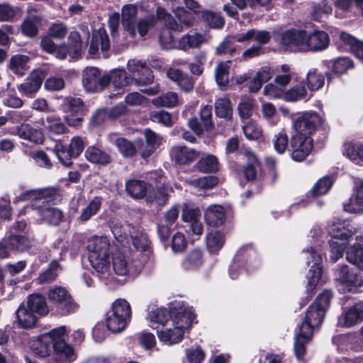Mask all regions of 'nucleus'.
Returning a JSON list of instances; mask_svg holds the SVG:
<instances>
[{
  "label": "nucleus",
  "mask_w": 363,
  "mask_h": 363,
  "mask_svg": "<svg viewBox=\"0 0 363 363\" xmlns=\"http://www.w3.org/2000/svg\"><path fill=\"white\" fill-rule=\"evenodd\" d=\"M57 196V190L50 187L26 191L18 197V200L32 202L30 208L35 212L40 223L57 225L62 221L63 213L50 204Z\"/></svg>",
  "instance_id": "obj_1"
},
{
  "label": "nucleus",
  "mask_w": 363,
  "mask_h": 363,
  "mask_svg": "<svg viewBox=\"0 0 363 363\" xmlns=\"http://www.w3.org/2000/svg\"><path fill=\"white\" fill-rule=\"evenodd\" d=\"M292 133L312 137L315 133L319 135L315 143L323 145L328 140L330 127L324 114L315 111H305L298 113L292 118Z\"/></svg>",
  "instance_id": "obj_2"
},
{
  "label": "nucleus",
  "mask_w": 363,
  "mask_h": 363,
  "mask_svg": "<svg viewBox=\"0 0 363 363\" xmlns=\"http://www.w3.org/2000/svg\"><path fill=\"white\" fill-rule=\"evenodd\" d=\"M110 242L106 236H93L87 242L89 260L99 277L106 281L113 279L110 271Z\"/></svg>",
  "instance_id": "obj_3"
},
{
  "label": "nucleus",
  "mask_w": 363,
  "mask_h": 363,
  "mask_svg": "<svg viewBox=\"0 0 363 363\" xmlns=\"http://www.w3.org/2000/svg\"><path fill=\"white\" fill-rule=\"evenodd\" d=\"M174 14L179 23H177L163 8L157 9V15L158 20L163 21L164 28L161 30L160 35V43L161 46L166 50L172 49L174 47L175 43L172 30L181 32L183 30V26H190L194 22V16L183 8L178 7L174 10Z\"/></svg>",
  "instance_id": "obj_4"
},
{
  "label": "nucleus",
  "mask_w": 363,
  "mask_h": 363,
  "mask_svg": "<svg viewBox=\"0 0 363 363\" xmlns=\"http://www.w3.org/2000/svg\"><path fill=\"white\" fill-rule=\"evenodd\" d=\"M195 315L192 308L185 307L179 308L162 330H157V337L160 342L172 345L181 342L184 337V332L188 330L194 320Z\"/></svg>",
  "instance_id": "obj_5"
},
{
  "label": "nucleus",
  "mask_w": 363,
  "mask_h": 363,
  "mask_svg": "<svg viewBox=\"0 0 363 363\" xmlns=\"http://www.w3.org/2000/svg\"><path fill=\"white\" fill-rule=\"evenodd\" d=\"M333 296L331 290L324 289L308 307L303 319L297 325L314 333L315 330L318 329L323 324Z\"/></svg>",
  "instance_id": "obj_6"
},
{
  "label": "nucleus",
  "mask_w": 363,
  "mask_h": 363,
  "mask_svg": "<svg viewBox=\"0 0 363 363\" xmlns=\"http://www.w3.org/2000/svg\"><path fill=\"white\" fill-rule=\"evenodd\" d=\"M260 266V259L252 243L243 245L236 252L228 269L232 279H236L242 270L250 273Z\"/></svg>",
  "instance_id": "obj_7"
},
{
  "label": "nucleus",
  "mask_w": 363,
  "mask_h": 363,
  "mask_svg": "<svg viewBox=\"0 0 363 363\" xmlns=\"http://www.w3.org/2000/svg\"><path fill=\"white\" fill-rule=\"evenodd\" d=\"M131 307L125 299H117L106 314V327L113 333L123 330L131 318Z\"/></svg>",
  "instance_id": "obj_8"
},
{
  "label": "nucleus",
  "mask_w": 363,
  "mask_h": 363,
  "mask_svg": "<svg viewBox=\"0 0 363 363\" xmlns=\"http://www.w3.org/2000/svg\"><path fill=\"white\" fill-rule=\"evenodd\" d=\"M48 300L55 306L59 313L67 315L76 312L79 305L68 291L62 286H55L48 292Z\"/></svg>",
  "instance_id": "obj_9"
},
{
  "label": "nucleus",
  "mask_w": 363,
  "mask_h": 363,
  "mask_svg": "<svg viewBox=\"0 0 363 363\" xmlns=\"http://www.w3.org/2000/svg\"><path fill=\"white\" fill-rule=\"evenodd\" d=\"M313 147L314 140L312 137L291 134L289 152L294 162H303L311 155Z\"/></svg>",
  "instance_id": "obj_10"
},
{
  "label": "nucleus",
  "mask_w": 363,
  "mask_h": 363,
  "mask_svg": "<svg viewBox=\"0 0 363 363\" xmlns=\"http://www.w3.org/2000/svg\"><path fill=\"white\" fill-rule=\"evenodd\" d=\"M65 334V326H60L45 333L34 340L31 344V350L40 357H46L52 353V346L55 342L57 334Z\"/></svg>",
  "instance_id": "obj_11"
},
{
  "label": "nucleus",
  "mask_w": 363,
  "mask_h": 363,
  "mask_svg": "<svg viewBox=\"0 0 363 363\" xmlns=\"http://www.w3.org/2000/svg\"><path fill=\"white\" fill-rule=\"evenodd\" d=\"M82 84L86 91L96 92L110 84L108 74H103L95 67H87L82 72Z\"/></svg>",
  "instance_id": "obj_12"
},
{
  "label": "nucleus",
  "mask_w": 363,
  "mask_h": 363,
  "mask_svg": "<svg viewBox=\"0 0 363 363\" xmlns=\"http://www.w3.org/2000/svg\"><path fill=\"white\" fill-rule=\"evenodd\" d=\"M311 256L315 260L314 264L311 267L307 274L308 283L306 285L307 297L303 298L300 302V308L306 306L312 298L314 290L321 281L323 269H322V258L320 255L311 250Z\"/></svg>",
  "instance_id": "obj_13"
},
{
  "label": "nucleus",
  "mask_w": 363,
  "mask_h": 363,
  "mask_svg": "<svg viewBox=\"0 0 363 363\" xmlns=\"http://www.w3.org/2000/svg\"><path fill=\"white\" fill-rule=\"evenodd\" d=\"M62 109L66 115L65 119L69 126L80 125L82 118L80 116L84 111V104L82 99L75 96H67L63 99Z\"/></svg>",
  "instance_id": "obj_14"
},
{
  "label": "nucleus",
  "mask_w": 363,
  "mask_h": 363,
  "mask_svg": "<svg viewBox=\"0 0 363 363\" xmlns=\"http://www.w3.org/2000/svg\"><path fill=\"white\" fill-rule=\"evenodd\" d=\"M320 67L325 70L328 84L333 82V76H341L354 67L353 61L347 57H340L333 60H323Z\"/></svg>",
  "instance_id": "obj_15"
},
{
  "label": "nucleus",
  "mask_w": 363,
  "mask_h": 363,
  "mask_svg": "<svg viewBox=\"0 0 363 363\" xmlns=\"http://www.w3.org/2000/svg\"><path fill=\"white\" fill-rule=\"evenodd\" d=\"M65 335L57 334L52 346V361L50 363H71L77 359L74 348L65 342Z\"/></svg>",
  "instance_id": "obj_16"
},
{
  "label": "nucleus",
  "mask_w": 363,
  "mask_h": 363,
  "mask_svg": "<svg viewBox=\"0 0 363 363\" xmlns=\"http://www.w3.org/2000/svg\"><path fill=\"white\" fill-rule=\"evenodd\" d=\"M112 266L114 273L118 276H126L129 274H137L143 267L140 262L132 261L121 252H116L113 255Z\"/></svg>",
  "instance_id": "obj_17"
},
{
  "label": "nucleus",
  "mask_w": 363,
  "mask_h": 363,
  "mask_svg": "<svg viewBox=\"0 0 363 363\" xmlns=\"http://www.w3.org/2000/svg\"><path fill=\"white\" fill-rule=\"evenodd\" d=\"M335 279L347 291H356L362 286V279L357 273L350 270L346 264H338L335 270Z\"/></svg>",
  "instance_id": "obj_18"
},
{
  "label": "nucleus",
  "mask_w": 363,
  "mask_h": 363,
  "mask_svg": "<svg viewBox=\"0 0 363 363\" xmlns=\"http://www.w3.org/2000/svg\"><path fill=\"white\" fill-rule=\"evenodd\" d=\"M154 179L155 182H152L153 185L162 184V186H156V189L150 188L147 194L146 201L150 203H155L158 206H164L169 199V186L164 184L163 177L157 172L151 173L150 179Z\"/></svg>",
  "instance_id": "obj_19"
},
{
  "label": "nucleus",
  "mask_w": 363,
  "mask_h": 363,
  "mask_svg": "<svg viewBox=\"0 0 363 363\" xmlns=\"http://www.w3.org/2000/svg\"><path fill=\"white\" fill-rule=\"evenodd\" d=\"M363 321V301L354 302L343 308L338 323L344 328H351Z\"/></svg>",
  "instance_id": "obj_20"
},
{
  "label": "nucleus",
  "mask_w": 363,
  "mask_h": 363,
  "mask_svg": "<svg viewBox=\"0 0 363 363\" xmlns=\"http://www.w3.org/2000/svg\"><path fill=\"white\" fill-rule=\"evenodd\" d=\"M306 38V30L289 29L282 33L280 43L285 50H301L305 49Z\"/></svg>",
  "instance_id": "obj_21"
},
{
  "label": "nucleus",
  "mask_w": 363,
  "mask_h": 363,
  "mask_svg": "<svg viewBox=\"0 0 363 363\" xmlns=\"http://www.w3.org/2000/svg\"><path fill=\"white\" fill-rule=\"evenodd\" d=\"M108 140L116 145L119 152L124 157H132L137 152L140 154V147H144V143L141 139L132 143L124 138L118 137L116 133L109 134Z\"/></svg>",
  "instance_id": "obj_22"
},
{
  "label": "nucleus",
  "mask_w": 363,
  "mask_h": 363,
  "mask_svg": "<svg viewBox=\"0 0 363 363\" xmlns=\"http://www.w3.org/2000/svg\"><path fill=\"white\" fill-rule=\"evenodd\" d=\"M330 40L325 31L315 29L310 33L306 32L305 49L312 52L323 51L328 48Z\"/></svg>",
  "instance_id": "obj_23"
},
{
  "label": "nucleus",
  "mask_w": 363,
  "mask_h": 363,
  "mask_svg": "<svg viewBox=\"0 0 363 363\" xmlns=\"http://www.w3.org/2000/svg\"><path fill=\"white\" fill-rule=\"evenodd\" d=\"M240 152L247 157V164L243 167L244 177L247 182H252L256 179L257 169L261 166V162L257 155L249 147L242 145Z\"/></svg>",
  "instance_id": "obj_24"
},
{
  "label": "nucleus",
  "mask_w": 363,
  "mask_h": 363,
  "mask_svg": "<svg viewBox=\"0 0 363 363\" xmlns=\"http://www.w3.org/2000/svg\"><path fill=\"white\" fill-rule=\"evenodd\" d=\"M82 52V42L79 33L72 31L68 38V47L62 45L56 52V57L63 60L67 55L72 58L77 57Z\"/></svg>",
  "instance_id": "obj_25"
},
{
  "label": "nucleus",
  "mask_w": 363,
  "mask_h": 363,
  "mask_svg": "<svg viewBox=\"0 0 363 363\" xmlns=\"http://www.w3.org/2000/svg\"><path fill=\"white\" fill-rule=\"evenodd\" d=\"M294 351L298 360L303 359L306 352V345L311 341L313 333L306 330L297 325L294 332Z\"/></svg>",
  "instance_id": "obj_26"
},
{
  "label": "nucleus",
  "mask_w": 363,
  "mask_h": 363,
  "mask_svg": "<svg viewBox=\"0 0 363 363\" xmlns=\"http://www.w3.org/2000/svg\"><path fill=\"white\" fill-rule=\"evenodd\" d=\"M179 311V309L170 313L166 308H152L148 312L146 319L150 327L159 330L160 326L164 327L168 324L171 318Z\"/></svg>",
  "instance_id": "obj_27"
},
{
  "label": "nucleus",
  "mask_w": 363,
  "mask_h": 363,
  "mask_svg": "<svg viewBox=\"0 0 363 363\" xmlns=\"http://www.w3.org/2000/svg\"><path fill=\"white\" fill-rule=\"evenodd\" d=\"M43 79V73L40 71L32 72L18 86L20 93L31 97L40 88Z\"/></svg>",
  "instance_id": "obj_28"
},
{
  "label": "nucleus",
  "mask_w": 363,
  "mask_h": 363,
  "mask_svg": "<svg viewBox=\"0 0 363 363\" xmlns=\"http://www.w3.org/2000/svg\"><path fill=\"white\" fill-rule=\"evenodd\" d=\"M144 136L146 144L144 143V147H140V155L143 158H146L163 143L164 138L150 128L144 130Z\"/></svg>",
  "instance_id": "obj_29"
},
{
  "label": "nucleus",
  "mask_w": 363,
  "mask_h": 363,
  "mask_svg": "<svg viewBox=\"0 0 363 363\" xmlns=\"http://www.w3.org/2000/svg\"><path fill=\"white\" fill-rule=\"evenodd\" d=\"M204 219L208 225L218 227L223 225L226 219L224 207L218 204L208 206L204 211Z\"/></svg>",
  "instance_id": "obj_30"
},
{
  "label": "nucleus",
  "mask_w": 363,
  "mask_h": 363,
  "mask_svg": "<svg viewBox=\"0 0 363 363\" xmlns=\"http://www.w3.org/2000/svg\"><path fill=\"white\" fill-rule=\"evenodd\" d=\"M170 156L175 162L186 164L193 162L199 156V152L186 146L176 145L172 147Z\"/></svg>",
  "instance_id": "obj_31"
},
{
  "label": "nucleus",
  "mask_w": 363,
  "mask_h": 363,
  "mask_svg": "<svg viewBox=\"0 0 363 363\" xmlns=\"http://www.w3.org/2000/svg\"><path fill=\"white\" fill-rule=\"evenodd\" d=\"M16 134L21 139L33 144H42L44 140L43 132L40 129L33 128L28 123H22L18 126Z\"/></svg>",
  "instance_id": "obj_32"
},
{
  "label": "nucleus",
  "mask_w": 363,
  "mask_h": 363,
  "mask_svg": "<svg viewBox=\"0 0 363 363\" xmlns=\"http://www.w3.org/2000/svg\"><path fill=\"white\" fill-rule=\"evenodd\" d=\"M333 184V180L330 176H325L319 179L313 187L306 194L308 202H311L320 196L327 194Z\"/></svg>",
  "instance_id": "obj_33"
},
{
  "label": "nucleus",
  "mask_w": 363,
  "mask_h": 363,
  "mask_svg": "<svg viewBox=\"0 0 363 363\" xmlns=\"http://www.w3.org/2000/svg\"><path fill=\"white\" fill-rule=\"evenodd\" d=\"M153 186V183L147 184L145 181L130 179L125 183L126 192L133 199H140L145 196L150 190V188Z\"/></svg>",
  "instance_id": "obj_34"
},
{
  "label": "nucleus",
  "mask_w": 363,
  "mask_h": 363,
  "mask_svg": "<svg viewBox=\"0 0 363 363\" xmlns=\"http://www.w3.org/2000/svg\"><path fill=\"white\" fill-rule=\"evenodd\" d=\"M343 209L348 213H359L363 209V179L357 186L355 192L343 203Z\"/></svg>",
  "instance_id": "obj_35"
},
{
  "label": "nucleus",
  "mask_w": 363,
  "mask_h": 363,
  "mask_svg": "<svg viewBox=\"0 0 363 363\" xmlns=\"http://www.w3.org/2000/svg\"><path fill=\"white\" fill-rule=\"evenodd\" d=\"M109 226L115 239L121 243L128 242L130 235L135 227L130 223H122L118 220H111Z\"/></svg>",
  "instance_id": "obj_36"
},
{
  "label": "nucleus",
  "mask_w": 363,
  "mask_h": 363,
  "mask_svg": "<svg viewBox=\"0 0 363 363\" xmlns=\"http://www.w3.org/2000/svg\"><path fill=\"white\" fill-rule=\"evenodd\" d=\"M136 13L137 6L134 4H127L122 8L123 26L132 37L135 35V18Z\"/></svg>",
  "instance_id": "obj_37"
},
{
  "label": "nucleus",
  "mask_w": 363,
  "mask_h": 363,
  "mask_svg": "<svg viewBox=\"0 0 363 363\" xmlns=\"http://www.w3.org/2000/svg\"><path fill=\"white\" fill-rule=\"evenodd\" d=\"M16 317L17 325L22 328H31L37 321L35 314L23 304L16 311Z\"/></svg>",
  "instance_id": "obj_38"
},
{
  "label": "nucleus",
  "mask_w": 363,
  "mask_h": 363,
  "mask_svg": "<svg viewBox=\"0 0 363 363\" xmlns=\"http://www.w3.org/2000/svg\"><path fill=\"white\" fill-rule=\"evenodd\" d=\"M203 263V255L200 249H194L184 258L181 263L182 269L185 271H195Z\"/></svg>",
  "instance_id": "obj_39"
},
{
  "label": "nucleus",
  "mask_w": 363,
  "mask_h": 363,
  "mask_svg": "<svg viewBox=\"0 0 363 363\" xmlns=\"http://www.w3.org/2000/svg\"><path fill=\"white\" fill-rule=\"evenodd\" d=\"M29 57L26 55H14L9 60L8 68L13 74L21 77L29 69Z\"/></svg>",
  "instance_id": "obj_40"
},
{
  "label": "nucleus",
  "mask_w": 363,
  "mask_h": 363,
  "mask_svg": "<svg viewBox=\"0 0 363 363\" xmlns=\"http://www.w3.org/2000/svg\"><path fill=\"white\" fill-rule=\"evenodd\" d=\"M325 73L324 74L319 72L318 69H311L303 83L307 85L308 90L311 92L316 91L323 87L325 84Z\"/></svg>",
  "instance_id": "obj_41"
},
{
  "label": "nucleus",
  "mask_w": 363,
  "mask_h": 363,
  "mask_svg": "<svg viewBox=\"0 0 363 363\" xmlns=\"http://www.w3.org/2000/svg\"><path fill=\"white\" fill-rule=\"evenodd\" d=\"M312 96L313 94L308 92L303 82L292 86L284 93L285 100L292 102L298 101H308Z\"/></svg>",
  "instance_id": "obj_42"
},
{
  "label": "nucleus",
  "mask_w": 363,
  "mask_h": 363,
  "mask_svg": "<svg viewBox=\"0 0 363 363\" xmlns=\"http://www.w3.org/2000/svg\"><path fill=\"white\" fill-rule=\"evenodd\" d=\"M168 77L175 82L180 89L184 92H190L194 86L192 78L184 74L180 70L171 69L167 72Z\"/></svg>",
  "instance_id": "obj_43"
},
{
  "label": "nucleus",
  "mask_w": 363,
  "mask_h": 363,
  "mask_svg": "<svg viewBox=\"0 0 363 363\" xmlns=\"http://www.w3.org/2000/svg\"><path fill=\"white\" fill-rule=\"evenodd\" d=\"M127 67L129 72L132 74H135L136 73H145L147 74L145 79H138V84L140 85L148 84L153 82V76L150 73L145 62L140 60H130L128 62Z\"/></svg>",
  "instance_id": "obj_44"
},
{
  "label": "nucleus",
  "mask_w": 363,
  "mask_h": 363,
  "mask_svg": "<svg viewBox=\"0 0 363 363\" xmlns=\"http://www.w3.org/2000/svg\"><path fill=\"white\" fill-rule=\"evenodd\" d=\"M85 157L91 163L102 166H106L112 161L111 157L108 153L94 146L87 148Z\"/></svg>",
  "instance_id": "obj_45"
},
{
  "label": "nucleus",
  "mask_w": 363,
  "mask_h": 363,
  "mask_svg": "<svg viewBox=\"0 0 363 363\" xmlns=\"http://www.w3.org/2000/svg\"><path fill=\"white\" fill-rule=\"evenodd\" d=\"M343 155L354 163L363 166V143H345Z\"/></svg>",
  "instance_id": "obj_46"
},
{
  "label": "nucleus",
  "mask_w": 363,
  "mask_h": 363,
  "mask_svg": "<svg viewBox=\"0 0 363 363\" xmlns=\"http://www.w3.org/2000/svg\"><path fill=\"white\" fill-rule=\"evenodd\" d=\"M103 199L101 196L94 197L88 204L82 209L78 220L80 223H86L95 216L100 210Z\"/></svg>",
  "instance_id": "obj_47"
},
{
  "label": "nucleus",
  "mask_w": 363,
  "mask_h": 363,
  "mask_svg": "<svg viewBox=\"0 0 363 363\" xmlns=\"http://www.w3.org/2000/svg\"><path fill=\"white\" fill-rule=\"evenodd\" d=\"M26 307L34 313L45 315L48 308L45 298L40 294H31L28 297Z\"/></svg>",
  "instance_id": "obj_48"
},
{
  "label": "nucleus",
  "mask_w": 363,
  "mask_h": 363,
  "mask_svg": "<svg viewBox=\"0 0 363 363\" xmlns=\"http://www.w3.org/2000/svg\"><path fill=\"white\" fill-rule=\"evenodd\" d=\"M99 47L103 51H106L110 48L108 36L104 30H99L92 36L89 50V53L93 55H96Z\"/></svg>",
  "instance_id": "obj_49"
},
{
  "label": "nucleus",
  "mask_w": 363,
  "mask_h": 363,
  "mask_svg": "<svg viewBox=\"0 0 363 363\" xmlns=\"http://www.w3.org/2000/svg\"><path fill=\"white\" fill-rule=\"evenodd\" d=\"M225 241V235L219 231L213 230L206 235V246L210 253L218 252Z\"/></svg>",
  "instance_id": "obj_50"
},
{
  "label": "nucleus",
  "mask_w": 363,
  "mask_h": 363,
  "mask_svg": "<svg viewBox=\"0 0 363 363\" xmlns=\"http://www.w3.org/2000/svg\"><path fill=\"white\" fill-rule=\"evenodd\" d=\"M110 83H111L116 89H121L132 82V77H128L125 70L122 69H117L113 70L110 75Z\"/></svg>",
  "instance_id": "obj_51"
},
{
  "label": "nucleus",
  "mask_w": 363,
  "mask_h": 363,
  "mask_svg": "<svg viewBox=\"0 0 363 363\" xmlns=\"http://www.w3.org/2000/svg\"><path fill=\"white\" fill-rule=\"evenodd\" d=\"M347 260L363 270V247L360 243H355L346 250Z\"/></svg>",
  "instance_id": "obj_52"
},
{
  "label": "nucleus",
  "mask_w": 363,
  "mask_h": 363,
  "mask_svg": "<svg viewBox=\"0 0 363 363\" xmlns=\"http://www.w3.org/2000/svg\"><path fill=\"white\" fill-rule=\"evenodd\" d=\"M4 238L7 241V245H9V247L11 251L23 252L30 246V240L23 235H11Z\"/></svg>",
  "instance_id": "obj_53"
},
{
  "label": "nucleus",
  "mask_w": 363,
  "mask_h": 363,
  "mask_svg": "<svg viewBox=\"0 0 363 363\" xmlns=\"http://www.w3.org/2000/svg\"><path fill=\"white\" fill-rule=\"evenodd\" d=\"M42 23L40 16H32L26 18L21 25L22 33L28 37H33L38 34V26Z\"/></svg>",
  "instance_id": "obj_54"
},
{
  "label": "nucleus",
  "mask_w": 363,
  "mask_h": 363,
  "mask_svg": "<svg viewBox=\"0 0 363 363\" xmlns=\"http://www.w3.org/2000/svg\"><path fill=\"white\" fill-rule=\"evenodd\" d=\"M60 268L58 261L56 259L52 260L50 263L48 268L39 274L38 277L36 279L37 283L42 284L54 281Z\"/></svg>",
  "instance_id": "obj_55"
},
{
  "label": "nucleus",
  "mask_w": 363,
  "mask_h": 363,
  "mask_svg": "<svg viewBox=\"0 0 363 363\" xmlns=\"http://www.w3.org/2000/svg\"><path fill=\"white\" fill-rule=\"evenodd\" d=\"M186 182L198 191L208 190L213 189L217 185L218 179L213 176H206L197 179L186 180Z\"/></svg>",
  "instance_id": "obj_56"
},
{
  "label": "nucleus",
  "mask_w": 363,
  "mask_h": 363,
  "mask_svg": "<svg viewBox=\"0 0 363 363\" xmlns=\"http://www.w3.org/2000/svg\"><path fill=\"white\" fill-rule=\"evenodd\" d=\"M152 103L157 107L173 108L179 104V101L177 93L168 91L160 96L153 99Z\"/></svg>",
  "instance_id": "obj_57"
},
{
  "label": "nucleus",
  "mask_w": 363,
  "mask_h": 363,
  "mask_svg": "<svg viewBox=\"0 0 363 363\" xmlns=\"http://www.w3.org/2000/svg\"><path fill=\"white\" fill-rule=\"evenodd\" d=\"M205 40L203 35L199 33L191 35L186 34L181 38L179 41V48L186 50L189 48H196L203 43Z\"/></svg>",
  "instance_id": "obj_58"
},
{
  "label": "nucleus",
  "mask_w": 363,
  "mask_h": 363,
  "mask_svg": "<svg viewBox=\"0 0 363 363\" xmlns=\"http://www.w3.org/2000/svg\"><path fill=\"white\" fill-rule=\"evenodd\" d=\"M133 245L139 250H145L149 245L150 240L145 233L139 227H134L130 235Z\"/></svg>",
  "instance_id": "obj_59"
},
{
  "label": "nucleus",
  "mask_w": 363,
  "mask_h": 363,
  "mask_svg": "<svg viewBox=\"0 0 363 363\" xmlns=\"http://www.w3.org/2000/svg\"><path fill=\"white\" fill-rule=\"evenodd\" d=\"M196 168L204 173L216 172L218 169V160L213 155H207L196 163Z\"/></svg>",
  "instance_id": "obj_60"
},
{
  "label": "nucleus",
  "mask_w": 363,
  "mask_h": 363,
  "mask_svg": "<svg viewBox=\"0 0 363 363\" xmlns=\"http://www.w3.org/2000/svg\"><path fill=\"white\" fill-rule=\"evenodd\" d=\"M290 139L285 130L280 131L274 135V148L279 154H283L289 149Z\"/></svg>",
  "instance_id": "obj_61"
},
{
  "label": "nucleus",
  "mask_w": 363,
  "mask_h": 363,
  "mask_svg": "<svg viewBox=\"0 0 363 363\" xmlns=\"http://www.w3.org/2000/svg\"><path fill=\"white\" fill-rule=\"evenodd\" d=\"M215 79L220 90L227 88V62H220L215 69Z\"/></svg>",
  "instance_id": "obj_62"
},
{
  "label": "nucleus",
  "mask_w": 363,
  "mask_h": 363,
  "mask_svg": "<svg viewBox=\"0 0 363 363\" xmlns=\"http://www.w3.org/2000/svg\"><path fill=\"white\" fill-rule=\"evenodd\" d=\"M55 152L59 161L63 165L69 167L72 164L71 159L74 157L69 148H67L62 144H57L55 147Z\"/></svg>",
  "instance_id": "obj_63"
},
{
  "label": "nucleus",
  "mask_w": 363,
  "mask_h": 363,
  "mask_svg": "<svg viewBox=\"0 0 363 363\" xmlns=\"http://www.w3.org/2000/svg\"><path fill=\"white\" fill-rule=\"evenodd\" d=\"M245 136L249 140H258L262 136V130L255 123L250 122L242 127Z\"/></svg>",
  "instance_id": "obj_64"
}]
</instances>
